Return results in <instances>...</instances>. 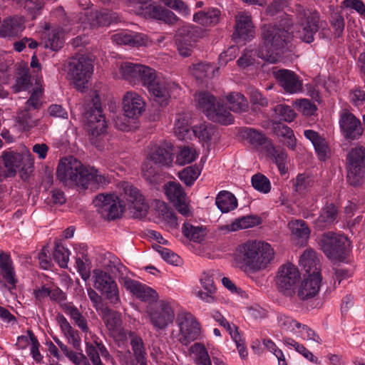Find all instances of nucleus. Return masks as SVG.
Masks as SVG:
<instances>
[{"label":"nucleus","mask_w":365,"mask_h":365,"mask_svg":"<svg viewBox=\"0 0 365 365\" xmlns=\"http://www.w3.org/2000/svg\"><path fill=\"white\" fill-rule=\"evenodd\" d=\"M200 170L197 166H189L179 172L178 177L186 185L190 186L197 179Z\"/></svg>","instance_id":"obj_56"},{"label":"nucleus","mask_w":365,"mask_h":365,"mask_svg":"<svg viewBox=\"0 0 365 365\" xmlns=\"http://www.w3.org/2000/svg\"><path fill=\"white\" fill-rule=\"evenodd\" d=\"M143 98L135 91H127L123 98V110L125 118L138 119L145 111Z\"/></svg>","instance_id":"obj_19"},{"label":"nucleus","mask_w":365,"mask_h":365,"mask_svg":"<svg viewBox=\"0 0 365 365\" xmlns=\"http://www.w3.org/2000/svg\"><path fill=\"white\" fill-rule=\"evenodd\" d=\"M215 204L222 212L226 213L237 207V200L232 193L223 190L217 195Z\"/></svg>","instance_id":"obj_40"},{"label":"nucleus","mask_w":365,"mask_h":365,"mask_svg":"<svg viewBox=\"0 0 365 365\" xmlns=\"http://www.w3.org/2000/svg\"><path fill=\"white\" fill-rule=\"evenodd\" d=\"M197 157V153L192 148L185 146L182 148L176 158V163L184 165L192 163Z\"/></svg>","instance_id":"obj_60"},{"label":"nucleus","mask_w":365,"mask_h":365,"mask_svg":"<svg viewBox=\"0 0 365 365\" xmlns=\"http://www.w3.org/2000/svg\"><path fill=\"white\" fill-rule=\"evenodd\" d=\"M299 279V272L294 264L282 265L279 267L277 276V287L284 295L291 297L294 292V287Z\"/></svg>","instance_id":"obj_14"},{"label":"nucleus","mask_w":365,"mask_h":365,"mask_svg":"<svg viewBox=\"0 0 365 365\" xmlns=\"http://www.w3.org/2000/svg\"><path fill=\"white\" fill-rule=\"evenodd\" d=\"M93 203L101 217L108 221L120 218L125 206L117 195L111 194H99Z\"/></svg>","instance_id":"obj_12"},{"label":"nucleus","mask_w":365,"mask_h":365,"mask_svg":"<svg viewBox=\"0 0 365 365\" xmlns=\"http://www.w3.org/2000/svg\"><path fill=\"white\" fill-rule=\"evenodd\" d=\"M329 23L333 29V36L335 38H339L343 36L345 20L344 16L339 12H335L331 14Z\"/></svg>","instance_id":"obj_54"},{"label":"nucleus","mask_w":365,"mask_h":365,"mask_svg":"<svg viewBox=\"0 0 365 365\" xmlns=\"http://www.w3.org/2000/svg\"><path fill=\"white\" fill-rule=\"evenodd\" d=\"M165 193L173 206L184 217L192 215L188 203L186 194L179 182H169L165 185Z\"/></svg>","instance_id":"obj_16"},{"label":"nucleus","mask_w":365,"mask_h":365,"mask_svg":"<svg viewBox=\"0 0 365 365\" xmlns=\"http://www.w3.org/2000/svg\"><path fill=\"white\" fill-rule=\"evenodd\" d=\"M212 317L220 326L225 327L229 331L233 340H237L240 338L237 327L235 325L232 327L220 312L214 311L212 312Z\"/></svg>","instance_id":"obj_62"},{"label":"nucleus","mask_w":365,"mask_h":365,"mask_svg":"<svg viewBox=\"0 0 365 365\" xmlns=\"http://www.w3.org/2000/svg\"><path fill=\"white\" fill-rule=\"evenodd\" d=\"M319 244L329 259H341L345 257L350 242L344 235L328 232L322 235Z\"/></svg>","instance_id":"obj_11"},{"label":"nucleus","mask_w":365,"mask_h":365,"mask_svg":"<svg viewBox=\"0 0 365 365\" xmlns=\"http://www.w3.org/2000/svg\"><path fill=\"white\" fill-rule=\"evenodd\" d=\"M240 252L245 270L252 272L266 269L274 257L272 246L259 240L247 241L242 245Z\"/></svg>","instance_id":"obj_2"},{"label":"nucleus","mask_w":365,"mask_h":365,"mask_svg":"<svg viewBox=\"0 0 365 365\" xmlns=\"http://www.w3.org/2000/svg\"><path fill=\"white\" fill-rule=\"evenodd\" d=\"M190 351L195 355L197 365H212L210 356L202 344L195 343L190 346Z\"/></svg>","instance_id":"obj_49"},{"label":"nucleus","mask_w":365,"mask_h":365,"mask_svg":"<svg viewBox=\"0 0 365 365\" xmlns=\"http://www.w3.org/2000/svg\"><path fill=\"white\" fill-rule=\"evenodd\" d=\"M193 133L200 141H210L215 133V128L210 123H200L195 125L192 128Z\"/></svg>","instance_id":"obj_52"},{"label":"nucleus","mask_w":365,"mask_h":365,"mask_svg":"<svg viewBox=\"0 0 365 365\" xmlns=\"http://www.w3.org/2000/svg\"><path fill=\"white\" fill-rule=\"evenodd\" d=\"M31 112L24 108L18 115L17 122L24 130H29L37 125V120L34 119Z\"/></svg>","instance_id":"obj_58"},{"label":"nucleus","mask_w":365,"mask_h":365,"mask_svg":"<svg viewBox=\"0 0 365 365\" xmlns=\"http://www.w3.org/2000/svg\"><path fill=\"white\" fill-rule=\"evenodd\" d=\"M253 187L262 193H268L271 190L269 180L262 174H255L252 177Z\"/></svg>","instance_id":"obj_59"},{"label":"nucleus","mask_w":365,"mask_h":365,"mask_svg":"<svg viewBox=\"0 0 365 365\" xmlns=\"http://www.w3.org/2000/svg\"><path fill=\"white\" fill-rule=\"evenodd\" d=\"M200 281L202 287L206 292L198 291L197 296L206 302H213L215 300V294L217 291V287L214 282L213 274L210 272H204Z\"/></svg>","instance_id":"obj_31"},{"label":"nucleus","mask_w":365,"mask_h":365,"mask_svg":"<svg viewBox=\"0 0 365 365\" xmlns=\"http://www.w3.org/2000/svg\"><path fill=\"white\" fill-rule=\"evenodd\" d=\"M91 98L89 108L86 113L87 128L93 137H97L106 133L107 122L98 91H92Z\"/></svg>","instance_id":"obj_8"},{"label":"nucleus","mask_w":365,"mask_h":365,"mask_svg":"<svg viewBox=\"0 0 365 365\" xmlns=\"http://www.w3.org/2000/svg\"><path fill=\"white\" fill-rule=\"evenodd\" d=\"M44 48L58 51L65 43V31L59 26L45 23L43 26Z\"/></svg>","instance_id":"obj_23"},{"label":"nucleus","mask_w":365,"mask_h":365,"mask_svg":"<svg viewBox=\"0 0 365 365\" xmlns=\"http://www.w3.org/2000/svg\"><path fill=\"white\" fill-rule=\"evenodd\" d=\"M175 304L173 299H161L148 311L150 322L156 330H165L173 323Z\"/></svg>","instance_id":"obj_10"},{"label":"nucleus","mask_w":365,"mask_h":365,"mask_svg":"<svg viewBox=\"0 0 365 365\" xmlns=\"http://www.w3.org/2000/svg\"><path fill=\"white\" fill-rule=\"evenodd\" d=\"M255 31L251 16L245 13H240L236 16V24L233 38L245 41L251 40L254 36Z\"/></svg>","instance_id":"obj_24"},{"label":"nucleus","mask_w":365,"mask_h":365,"mask_svg":"<svg viewBox=\"0 0 365 365\" xmlns=\"http://www.w3.org/2000/svg\"><path fill=\"white\" fill-rule=\"evenodd\" d=\"M241 133L242 137L255 147L263 145L267 140V138L262 132L255 128H245Z\"/></svg>","instance_id":"obj_47"},{"label":"nucleus","mask_w":365,"mask_h":365,"mask_svg":"<svg viewBox=\"0 0 365 365\" xmlns=\"http://www.w3.org/2000/svg\"><path fill=\"white\" fill-rule=\"evenodd\" d=\"M110 182L108 175L94 168L87 169L81 161L70 155V188L75 186L85 190L92 183L104 186Z\"/></svg>","instance_id":"obj_4"},{"label":"nucleus","mask_w":365,"mask_h":365,"mask_svg":"<svg viewBox=\"0 0 365 365\" xmlns=\"http://www.w3.org/2000/svg\"><path fill=\"white\" fill-rule=\"evenodd\" d=\"M141 64L123 62L120 65V72L123 79L130 83L136 85L142 69Z\"/></svg>","instance_id":"obj_39"},{"label":"nucleus","mask_w":365,"mask_h":365,"mask_svg":"<svg viewBox=\"0 0 365 365\" xmlns=\"http://www.w3.org/2000/svg\"><path fill=\"white\" fill-rule=\"evenodd\" d=\"M0 274L13 288L16 287L18 280L11 255L9 252L0 250Z\"/></svg>","instance_id":"obj_29"},{"label":"nucleus","mask_w":365,"mask_h":365,"mask_svg":"<svg viewBox=\"0 0 365 365\" xmlns=\"http://www.w3.org/2000/svg\"><path fill=\"white\" fill-rule=\"evenodd\" d=\"M123 286L140 300L151 303L157 301L158 294L151 287L128 277L123 279Z\"/></svg>","instance_id":"obj_22"},{"label":"nucleus","mask_w":365,"mask_h":365,"mask_svg":"<svg viewBox=\"0 0 365 365\" xmlns=\"http://www.w3.org/2000/svg\"><path fill=\"white\" fill-rule=\"evenodd\" d=\"M153 248L160 255L162 258L173 265H178L181 262V258L170 250L161 247L160 245L153 246Z\"/></svg>","instance_id":"obj_64"},{"label":"nucleus","mask_w":365,"mask_h":365,"mask_svg":"<svg viewBox=\"0 0 365 365\" xmlns=\"http://www.w3.org/2000/svg\"><path fill=\"white\" fill-rule=\"evenodd\" d=\"M221 19V11L217 8H208L193 15V21L203 26H214Z\"/></svg>","instance_id":"obj_36"},{"label":"nucleus","mask_w":365,"mask_h":365,"mask_svg":"<svg viewBox=\"0 0 365 365\" xmlns=\"http://www.w3.org/2000/svg\"><path fill=\"white\" fill-rule=\"evenodd\" d=\"M274 110L279 116L280 120L292 122L296 118L295 111L291 106L287 105H277L274 107Z\"/></svg>","instance_id":"obj_63"},{"label":"nucleus","mask_w":365,"mask_h":365,"mask_svg":"<svg viewBox=\"0 0 365 365\" xmlns=\"http://www.w3.org/2000/svg\"><path fill=\"white\" fill-rule=\"evenodd\" d=\"M126 200L131 203L132 207L140 215H145L148 208V204L145 202L143 196L139 190L133 185H127L124 188Z\"/></svg>","instance_id":"obj_33"},{"label":"nucleus","mask_w":365,"mask_h":365,"mask_svg":"<svg viewBox=\"0 0 365 365\" xmlns=\"http://www.w3.org/2000/svg\"><path fill=\"white\" fill-rule=\"evenodd\" d=\"M130 345L135 361L140 365H148L147 352L142 338L136 334H130Z\"/></svg>","instance_id":"obj_41"},{"label":"nucleus","mask_w":365,"mask_h":365,"mask_svg":"<svg viewBox=\"0 0 365 365\" xmlns=\"http://www.w3.org/2000/svg\"><path fill=\"white\" fill-rule=\"evenodd\" d=\"M174 146L171 143L164 141L153 145L149 152L150 161L160 167L169 168L174 159Z\"/></svg>","instance_id":"obj_18"},{"label":"nucleus","mask_w":365,"mask_h":365,"mask_svg":"<svg viewBox=\"0 0 365 365\" xmlns=\"http://www.w3.org/2000/svg\"><path fill=\"white\" fill-rule=\"evenodd\" d=\"M139 83L148 88L154 101L159 106H165L168 104L170 95L168 83L158 77L155 70L143 65L138 81Z\"/></svg>","instance_id":"obj_5"},{"label":"nucleus","mask_w":365,"mask_h":365,"mask_svg":"<svg viewBox=\"0 0 365 365\" xmlns=\"http://www.w3.org/2000/svg\"><path fill=\"white\" fill-rule=\"evenodd\" d=\"M304 135L312 143L319 160H325L329 151V147L325 138L313 130H305Z\"/></svg>","instance_id":"obj_34"},{"label":"nucleus","mask_w":365,"mask_h":365,"mask_svg":"<svg viewBox=\"0 0 365 365\" xmlns=\"http://www.w3.org/2000/svg\"><path fill=\"white\" fill-rule=\"evenodd\" d=\"M230 110L233 112H245L248 108V102L246 98L240 93H232L227 98Z\"/></svg>","instance_id":"obj_48"},{"label":"nucleus","mask_w":365,"mask_h":365,"mask_svg":"<svg viewBox=\"0 0 365 365\" xmlns=\"http://www.w3.org/2000/svg\"><path fill=\"white\" fill-rule=\"evenodd\" d=\"M290 25L288 20H281L279 25H264L261 31L262 44L255 51L257 56L272 63L278 62L286 51Z\"/></svg>","instance_id":"obj_1"},{"label":"nucleus","mask_w":365,"mask_h":365,"mask_svg":"<svg viewBox=\"0 0 365 365\" xmlns=\"http://www.w3.org/2000/svg\"><path fill=\"white\" fill-rule=\"evenodd\" d=\"M338 207L334 203H327L321 210L319 216L314 220V227L318 230L329 228L338 222Z\"/></svg>","instance_id":"obj_25"},{"label":"nucleus","mask_w":365,"mask_h":365,"mask_svg":"<svg viewBox=\"0 0 365 365\" xmlns=\"http://www.w3.org/2000/svg\"><path fill=\"white\" fill-rule=\"evenodd\" d=\"M299 265L308 275L321 274L319 259L313 250H306L299 259Z\"/></svg>","instance_id":"obj_35"},{"label":"nucleus","mask_w":365,"mask_h":365,"mask_svg":"<svg viewBox=\"0 0 365 365\" xmlns=\"http://www.w3.org/2000/svg\"><path fill=\"white\" fill-rule=\"evenodd\" d=\"M93 71L91 60L81 55L78 59H73L70 62V73L73 76L74 83L78 89L81 90L86 87Z\"/></svg>","instance_id":"obj_15"},{"label":"nucleus","mask_w":365,"mask_h":365,"mask_svg":"<svg viewBox=\"0 0 365 365\" xmlns=\"http://www.w3.org/2000/svg\"><path fill=\"white\" fill-rule=\"evenodd\" d=\"M146 9L151 17L163 21L168 24H173L178 20L177 16L168 9L149 4L148 6H146Z\"/></svg>","instance_id":"obj_38"},{"label":"nucleus","mask_w":365,"mask_h":365,"mask_svg":"<svg viewBox=\"0 0 365 365\" xmlns=\"http://www.w3.org/2000/svg\"><path fill=\"white\" fill-rule=\"evenodd\" d=\"M70 318L73 324L78 327L83 333L89 331L86 314L81 312L77 307L70 305Z\"/></svg>","instance_id":"obj_51"},{"label":"nucleus","mask_w":365,"mask_h":365,"mask_svg":"<svg viewBox=\"0 0 365 365\" xmlns=\"http://www.w3.org/2000/svg\"><path fill=\"white\" fill-rule=\"evenodd\" d=\"M322 283L321 274L308 275L298 290V297L302 300H306L315 297L320 289Z\"/></svg>","instance_id":"obj_28"},{"label":"nucleus","mask_w":365,"mask_h":365,"mask_svg":"<svg viewBox=\"0 0 365 365\" xmlns=\"http://www.w3.org/2000/svg\"><path fill=\"white\" fill-rule=\"evenodd\" d=\"M34 295L37 300L41 302L46 298L58 302L63 309L66 314H68V304L65 302L66 294L59 288L51 289L45 285L34 291Z\"/></svg>","instance_id":"obj_27"},{"label":"nucleus","mask_w":365,"mask_h":365,"mask_svg":"<svg viewBox=\"0 0 365 365\" xmlns=\"http://www.w3.org/2000/svg\"><path fill=\"white\" fill-rule=\"evenodd\" d=\"M73 247L77 253L76 257V267L81 277L86 280L89 276V272L85 263V261H87V247L83 244L73 245Z\"/></svg>","instance_id":"obj_44"},{"label":"nucleus","mask_w":365,"mask_h":365,"mask_svg":"<svg viewBox=\"0 0 365 365\" xmlns=\"http://www.w3.org/2000/svg\"><path fill=\"white\" fill-rule=\"evenodd\" d=\"M24 6L34 19L41 13L43 7V0H13Z\"/></svg>","instance_id":"obj_53"},{"label":"nucleus","mask_w":365,"mask_h":365,"mask_svg":"<svg viewBox=\"0 0 365 365\" xmlns=\"http://www.w3.org/2000/svg\"><path fill=\"white\" fill-rule=\"evenodd\" d=\"M24 29V19L22 16H15L4 20L0 26V35L2 37H16Z\"/></svg>","instance_id":"obj_30"},{"label":"nucleus","mask_w":365,"mask_h":365,"mask_svg":"<svg viewBox=\"0 0 365 365\" xmlns=\"http://www.w3.org/2000/svg\"><path fill=\"white\" fill-rule=\"evenodd\" d=\"M298 18L300 24L299 38L307 43L314 41V35L322 25H327V21L321 19V15L316 9H302L299 12Z\"/></svg>","instance_id":"obj_9"},{"label":"nucleus","mask_w":365,"mask_h":365,"mask_svg":"<svg viewBox=\"0 0 365 365\" xmlns=\"http://www.w3.org/2000/svg\"><path fill=\"white\" fill-rule=\"evenodd\" d=\"M262 222L261 217L257 215H246L236 219L231 224L225 226V230L235 232L239 230L247 229L259 225Z\"/></svg>","instance_id":"obj_37"},{"label":"nucleus","mask_w":365,"mask_h":365,"mask_svg":"<svg viewBox=\"0 0 365 365\" xmlns=\"http://www.w3.org/2000/svg\"><path fill=\"white\" fill-rule=\"evenodd\" d=\"M179 327V341L184 345H188L197 339L200 335V325L190 314H187L181 318Z\"/></svg>","instance_id":"obj_20"},{"label":"nucleus","mask_w":365,"mask_h":365,"mask_svg":"<svg viewBox=\"0 0 365 365\" xmlns=\"http://www.w3.org/2000/svg\"><path fill=\"white\" fill-rule=\"evenodd\" d=\"M93 287L113 304L120 302L117 283L110 274L101 269L93 270Z\"/></svg>","instance_id":"obj_13"},{"label":"nucleus","mask_w":365,"mask_h":365,"mask_svg":"<svg viewBox=\"0 0 365 365\" xmlns=\"http://www.w3.org/2000/svg\"><path fill=\"white\" fill-rule=\"evenodd\" d=\"M288 227L292 234L297 238L307 240L311 230L307 223L302 220H292L288 223Z\"/></svg>","instance_id":"obj_50"},{"label":"nucleus","mask_w":365,"mask_h":365,"mask_svg":"<svg viewBox=\"0 0 365 365\" xmlns=\"http://www.w3.org/2000/svg\"><path fill=\"white\" fill-rule=\"evenodd\" d=\"M339 123L341 134L346 140H356L363 133L360 120L348 110H344L340 113Z\"/></svg>","instance_id":"obj_17"},{"label":"nucleus","mask_w":365,"mask_h":365,"mask_svg":"<svg viewBox=\"0 0 365 365\" xmlns=\"http://www.w3.org/2000/svg\"><path fill=\"white\" fill-rule=\"evenodd\" d=\"M182 232L185 237L195 242H200L206 235L205 228L202 226H193L188 222L182 225Z\"/></svg>","instance_id":"obj_46"},{"label":"nucleus","mask_w":365,"mask_h":365,"mask_svg":"<svg viewBox=\"0 0 365 365\" xmlns=\"http://www.w3.org/2000/svg\"><path fill=\"white\" fill-rule=\"evenodd\" d=\"M103 321L110 331H117L120 325L121 320L120 315L110 309H107L103 314Z\"/></svg>","instance_id":"obj_57"},{"label":"nucleus","mask_w":365,"mask_h":365,"mask_svg":"<svg viewBox=\"0 0 365 365\" xmlns=\"http://www.w3.org/2000/svg\"><path fill=\"white\" fill-rule=\"evenodd\" d=\"M25 158L26 155L13 152L5 153L3 155L4 165L8 169L10 176L15 175L16 169L21 166Z\"/></svg>","instance_id":"obj_45"},{"label":"nucleus","mask_w":365,"mask_h":365,"mask_svg":"<svg viewBox=\"0 0 365 365\" xmlns=\"http://www.w3.org/2000/svg\"><path fill=\"white\" fill-rule=\"evenodd\" d=\"M197 105L207 118L222 125H230L234 121L228 110L209 92H200L197 95Z\"/></svg>","instance_id":"obj_6"},{"label":"nucleus","mask_w":365,"mask_h":365,"mask_svg":"<svg viewBox=\"0 0 365 365\" xmlns=\"http://www.w3.org/2000/svg\"><path fill=\"white\" fill-rule=\"evenodd\" d=\"M346 182L354 187L361 186L365 177V147L351 148L346 158Z\"/></svg>","instance_id":"obj_7"},{"label":"nucleus","mask_w":365,"mask_h":365,"mask_svg":"<svg viewBox=\"0 0 365 365\" xmlns=\"http://www.w3.org/2000/svg\"><path fill=\"white\" fill-rule=\"evenodd\" d=\"M43 96V88L36 87L31 93L30 97L26 101L24 108L29 110H38L43 106L41 98Z\"/></svg>","instance_id":"obj_55"},{"label":"nucleus","mask_w":365,"mask_h":365,"mask_svg":"<svg viewBox=\"0 0 365 365\" xmlns=\"http://www.w3.org/2000/svg\"><path fill=\"white\" fill-rule=\"evenodd\" d=\"M130 345L135 361L140 365H148L147 352L142 338L136 334H130Z\"/></svg>","instance_id":"obj_42"},{"label":"nucleus","mask_w":365,"mask_h":365,"mask_svg":"<svg viewBox=\"0 0 365 365\" xmlns=\"http://www.w3.org/2000/svg\"><path fill=\"white\" fill-rule=\"evenodd\" d=\"M143 178L151 184H156L159 181L160 175L156 168L149 162H145L141 168Z\"/></svg>","instance_id":"obj_61"},{"label":"nucleus","mask_w":365,"mask_h":365,"mask_svg":"<svg viewBox=\"0 0 365 365\" xmlns=\"http://www.w3.org/2000/svg\"><path fill=\"white\" fill-rule=\"evenodd\" d=\"M71 21L73 24H77L78 26L70 28V31L76 28L78 31L82 30L83 32L82 35H78L72 40V46L74 48H78L88 43V34L93 28L109 24L110 16L106 11H86L78 14H73Z\"/></svg>","instance_id":"obj_3"},{"label":"nucleus","mask_w":365,"mask_h":365,"mask_svg":"<svg viewBox=\"0 0 365 365\" xmlns=\"http://www.w3.org/2000/svg\"><path fill=\"white\" fill-rule=\"evenodd\" d=\"M68 238V228L63 233V238L57 240L53 252V260L61 268H67L68 262V250L66 247V240Z\"/></svg>","instance_id":"obj_32"},{"label":"nucleus","mask_w":365,"mask_h":365,"mask_svg":"<svg viewBox=\"0 0 365 365\" xmlns=\"http://www.w3.org/2000/svg\"><path fill=\"white\" fill-rule=\"evenodd\" d=\"M268 155L277 165L281 174H284L287 169L286 168L287 154L285 150L281 147H275L272 145L267 148Z\"/></svg>","instance_id":"obj_43"},{"label":"nucleus","mask_w":365,"mask_h":365,"mask_svg":"<svg viewBox=\"0 0 365 365\" xmlns=\"http://www.w3.org/2000/svg\"><path fill=\"white\" fill-rule=\"evenodd\" d=\"M113 42L119 45L130 46H145L148 41L147 36L140 33L131 31H122L113 34L111 37Z\"/></svg>","instance_id":"obj_26"},{"label":"nucleus","mask_w":365,"mask_h":365,"mask_svg":"<svg viewBox=\"0 0 365 365\" xmlns=\"http://www.w3.org/2000/svg\"><path fill=\"white\" fill-rule=\"evenodd\" d=\"M273 76L279 86L289 93H296L302 90V83L298 75L287 69L273 71Z\"/></svg>","instance_id":"obj_21"}]
</instances>
